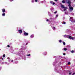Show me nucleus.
I'll return each mask as SVG.
<instances>
[{"instance_id":"f257e3e1","label":"nucleus","mask_w":75,"mask_h":75,"mask_svg":"<svg viewBox=\"0 0 75 75\" xmlns=\"http://www.w3.org/2000/svg\"><path fill=\"white\" fill-rule=\"evenodd\" d=\"M18 55H19L22 57V58H23L24 60H25L26 58L25 57V53L24 52L21 51L18 52Z\"/></svg>"},{"instance_id":"f03ea898","label":"nucleus","mask_w":75,"mask_h":75,"mask_svg":"<svg viewBox=\"0 0 75 75\" xmlns=\"http://www.w3.org/2000/svg\"><path fill=\"white\" fill-rule=\"evenodd\" d=\"M66 2L68 4H69L68 5V6H69V7H71V2L70 0H66Z\"/></svg>"},{"instance_id":"7ed1b4c3","label":"nucleus","mask_w":75,"mask_h":75,"mask_svg":"<svg viewBox=\"0 0 75 75\" xmlns=\"http://www.w3.org/2000/svg\"><path fill=\"white\" fill-rule=\"evenodd\" d=\"M61 7L62 8H64V11H65L66 10V9H67V7H65L63 5H61Z\"/></svg>"},{"instance_id":"20e7f679","label":"nucleus","mask_w":75,"mask_h":75,"mask_svg":"<svg viewBox=\"0 0 75 75\" xmlns=\"http://www.w3.org/2000/svg\"><path fill=\"white\" fill-rule=\"evenodd\" d=\"M70 36V35H65L64 36V37L65 38H69Z\"/></svg>"},{"instance_id":"39448f33","label":"nucleus","mask_w":75,"mask_h":75,"mask_svg":"<svg viewBox=\"0 0 75 75\" xmlns=\"http://www.w3.org/2000/svg\"><path fill=\"white\" fill-rule=\"evenodd\" d=\"M69 10L70 11H72L73 10V7L71 6V7H69Z\"/></svg>"},{"instance_id":"423d86ee","label":"nucleus","mask_w":75,"mask_h":75,"mask_svg":"<svg viewBox=\"0 0 75 75\" xmlns=\"http://www.w3.org/2000/svg\"><path fill=\"white\" fill-rule=\"evenodd\" d=\"M69 39H71V40H75V38H73L72 37V36H69Z\"/></svg>"},{"instance_id":"0eeeda50","label":"nucleus","mask_w":75,"mask_h":75,"mask_svg":"<svg viewBox=\"0 0 75 75\" xmlns=\"http://www.w3.org/2000/svg\"><path fill=\"white\" fill-rule=\"evenodd\" d=\"M24 34L25 36H27L28 35V33L25 32V31H24Z\"/></svg>"},{"instance_id":"6e6552de","label":"nucleus","mask_w":75,"mask_h":75,"mask_svg":"<svg viewBox=\"0 0 75 75\" xmlns=\"http://www.w3.org/2000/svg\"><path fill=\"white\" fill-rule=\"evenodd\" d=\"M56 63H57V61H55L53 63V66H55V64H56Z\"/></svg>"},{"instance_id":"1a4fd4ad","label":"nucleus","mask_w":75,"mask_h":75,"mask_svg":"<svg viewBox=\"0 0 75 75\" xmlns=\"http://www.w3.org/2000/svg\"><path fill=\"white\" fill-rule=\"evenodd\" d=\"M48 15L49 16H50V17H52V15H51V13H50L49 12H48Z\"/></svg>"},{"instance_id":"9d476101","label":"nucleus","mask_w":75,"mask_h":75,"mask_svg":"<svg viewBox=\"0 0 75 75\" xmlns=\"http://www.w3.org/2000/svg\"><path fill=\"white\" fill-rule=\"evenodd\" d=\"M46 21H48L49 23H51L52 21H50L48 19H47L46 20Z\"/></svg>"},{"instance_id":"9b49d317","label":"nucleus","mask_w":75,"mask_h":75,"mask_svg":"<svg viewBox=\"0 0 75 75\" xmlns=\"http://www.w3.org/2000/svg\"><path fill=\"white\" fill-rule=\"evenodd\" d=\"M22 30H18V33H20V34L22 33Z\"/></svg>"},{"instance_id":"f8f14e48","label":"nucleus","mask_w":75,"mask_h":75,"mask_svg":"<svg viewBox=\"0 0 75 75\" xmlns=\"http://www.w3.org/2000/svg\"><path fill=\"white\" fill-rule=\"evenodd\" d=\"M50 3L51 4H52L53 5H54V4H55V3L52 1H51Z\"/></svg>"},{"instance_id":"ddd939ff","label":"nucleus","mask_w":75,"mask_h":75,"mask_svg":"<svg viewBox=\"0 0 75 75\" xmlns=\"http://www.w3.org/2000/svg\"><path fill=\"white\" fill-rule=\"evenodd\" d=\"M70 31V30L69 29H67L66 32L67 33H69V32Z\"/></svg>"},{"instance_id":"4468645a","label":"nucleus","mask_w":75,"mask_h":75,"mask_svg":"<svg viewBox=\"0 0 75 75\" xmlns=\"http://www.w3.org/2000/svg\"><path fill=\"white\" fill-rule=\"evenodd\" d=\"M30 38H34V35L32 34L30 36Z\"/></svg>"},{"instance_id":"2eb2a0df","label":"nucleus","mask_w":75,"mask_h":75,"mask_svg":"<svg viewBox=\"0 0 75 75\" xmlns=\"http://www.w3.org/2000/svg\"><path fill=\"white\" fill-rule=\"evenodd\" d=\"M52 29L53 30H55L56 28H55V27L53 26L52 27Z\"/></svg>"},{"instance_id":"dca6fc26","label":"nucleus","mask_w":75,"mask_h":75,"mask_svg":"<svg viewBox=\"0 0 75 75\" xmlns=\"http://www.w3.org/2000/svg\"><path fill=\"white\" fill-rule=\"evenodd\" d=\"M50 10L51 11H52V12H53L54 11V9L53 8H51Z\"/></svg>"},{"instance_id":"f3484780","label":"nucleus","mask_w":75,"mask_h":75,"mask_svg":"<svg viewBox=\"0 0 75 75\" xmlns=\"http://www.w3.org/2000/svg\"><path fill=\"white\" fill-rule=\"evenodd\" d=\"M54 18H50V20H54Z\"/></svg>"},{"instance_id":"a211bd4d","label":"nucleus","mask_w":75,"mask_h":75,"mask_svg":"<svg viewBox=\"0 0 75 75\" xmlns=\"http://www.w3.org/2000/svg\"><path fill=\"white\" fill-rule=\"evenodd\" d=\"M62 50L64 51H67V49L66 48H64V49H62Z\"/></svg>"},{"instance_id":"6ab92c4d","label":"nucleus","mask_w":75,"mask_h":75,"mask_svg":"<svg viewBox=\"0 0 75 75\" xmlns=\"http://www.w3.org/2000/svg\"><path fill=\"white\" fill-rule=\"evenodd\" d=\"M4 64H6L7 65H9V63H8L7 62H4Z\"/></svg>"},{"instance_id":"aec40b11","label":"nucleus","mask_w":75,"mask_h":75,"mask_svg":"<svg viewBox=\"0 0 75 75\" xmlns=\"http://www.w3.org/2000/svg\"><path fill=\"white\" fill-rule=\"evenodd\" d=\"M70 20H72L74 19V18L72 17H70Z\"/></svg>"},{"instance_id":"412c9836","label":"nucleus","mask_w":75,"mask_h":75,"mask_svg":"<svg viewBox=\"0 0 75 75\" xmlns=\"http://www.w3.org/2000/svg\"><path fill=\"white\" fill-rule=\"evenodd\" d=\"M5 11H6V10H5V9H2V12H3V13H4Z\"/></svg>"},{"instance_id":"4be33fe9","label":"nucleus","mask_w":75,"mask_h":75,"mask_svg":"<svg viewBox=\"0 0 75 75\" xmlns=\"http://www.w3.org/2000/svg\"><path fill=\"white\" fill-rule=\"evenodd\" d=\"M5 15H6V14H5V13H3L2 14V16H5Z\"/></svg>"},{"instance_id":"5701e85b","label":"nucleus","mask_w":75,"mask_h":75,"mask_svg":"<svg viewBox=\"0 0 75 75\" xmlns=\"http://www.w3.org/2000/svg\"><path fill=\"white\" fill-rule=\"evenodd\" d=\"M43 55H47V52H45L43 53Z\"/></svg>"},{"instance_id":"b1692460","label":"nucleus","mask_w":75,"mask_h":75,"mask_svg":"<svg viewBox=\"0 0 75 75\" xmlns=\"http://www.w3.org/2000/svg\"><path fill=\"white\" fill-rule=\"evenodd\" d=\"M59 42H62V40H59Z\"/></svg>"},{"instance_id":"393cba45","label":"nucleus","mask_w":75,"mask_h":75,"mask_svg":"<svg viewBox=\"0 0 75 75\" xmlns=\"http://www.w3.org/2000/svg\"><path fill=\"white\" fill-rule=\"evenodd\" d=\"M63 43L64 45H65L66 44H65V42H63Z\"/></svg>"},{"instance_id":"a878e982","label":"nucleus","mask_w":75,"mask_h":75,"mask_svg":"<svg viewBox=\"0 0 75 75\" xmlns=\"http://www.w3.org/2000/svg\"><path fill=\"white\" fill-rule=\"evenodd\" d=\"M62 3H65V1L64 0L62 1Z\"/></svg>"},{"instance_id":"bb28decb","label":"nucleus","mask_w":75,"mask_h":75,"mask_svg":"<svg viewBox=\"0 0 75 75\" xmlns=\"http://www.w3.org/2000/svg\"><path fill=\"white\" fill-rule=\"evenodd\" d=\"M62 24H65L66 23L65 22H62Z\"/></svg>"},{"instance_id":"cd10ccee","label":"nucleus","mask_w":75,"mask_h":75,"mask_svg":"<svg viewBox=\"0 0 75 75\" xmlns=\"http://www.w3.org/2000/svg\"><path fill=\"white\" fill-rule=\"evenodd\" d=\"M70 21H71L72 23H73V22H74L75 21H73L71 20H70Z\"/></svg>"},{"instance_id":"c85d7f7f","label":"nucleus","mask_w":75,"mask_h":75,"mask_svg":"<svg viewBox=\"0 0 75 75\" xmlns=\"http://www.w3.org/2000/svg\"><path fill=\"white\" fill-rule=\"evenodd\" d=\"M31 54H27V56H28V57H30V56Z\"/></svg>"},{"instance_id":"c756f323","label":"nucleus","mask_w":75,"mask_h":75,"mask_svg":"<svg viewBox=\"0 0 75 75\" xmlns=\"http://www.w3.org/2000/svg\"><path fill=\"white\" fill-rule=\"evenodd\" d=\"M31 2H32V3H34V0H32Z\"/></svg>"},{"instance_id":"7c9ffc66","label":"nucleus","mask_w":75,"mask_h":75,"mask_svg":"<svg viewBox=\"0 0 75 75\" xmlns=\"http://www.w3.org/2000/svg\"><path fill=\"white\" fill-rule=\"evenodd\" d=\"M71 74H72V72H69V75H71Z\"/></svg>"},{"instance_id":"2f4dec72","label":"nucleus","mask_w":75,"mask_h":75,"mask_svg":"<svg viewBox=\"0 0 75 75\" xmlns=\"http://www.w3.org/2000/svg\"><path fill=\"white\" fill-rule=\"evenodd\" d=\"M5 54H4L3 55V58H4V57H5Z\"/></svg>"},{"instance_id":"473e14b6","label":"nucleus","mask_w":75,"mask_h":75,"mask_svg":"<svg viewBox=\"0 0 75 75\" xmlns=\"http://www.w3.org/2000/svg\"><path fill=\"white\" fill-rule=\"evenodd\" d=\"M74 50H72V51H71V53H74Z\"/></svg>"},{"instance_id":"72a5a7b5","label":"nucleus","mask_w":75,"mask_h":75,"mask_svg":"<svg viewBox=\"0 0 75 75\" xmlns=\"http://www.w3.org/2000/svg\"><path fill=\"white\" fill-rule=\"evenodd\" d=\"M71 64V62H68V65H69V64Z\"/></svg>"},{"instance_id":"f704fd0d","label":"nucleus","mask_w":75,"mask_h":75,"mask_svg":"<svg viewBox=\"0 0 75 75\" xmlns=\"http://www.w3.org/2000/svg\"><path fill=\"white\" fill-rule=\"evenodd\" d=\"M1 64H4V62H2Z\"/></svg>"},{"instance_id":"c9c22d12","label":"nucleus","mask_w":75,"mask_h":75,"mask_svg":"<svg viewBox=\"0 0 75 75\" xmlns=\"http://www.w3.org/2000/svg\"><path fill=\"white\" fill-rule=\"evenodd\" d=\"M38 1V0H35V2H37V1Z\"/></svg>"},{"instance_id":"e433bc0d","label":"nucleus","mask_w":75,"mask_h":75,"mask_svg":"<svg viewBox=\"0 0 75 75\" xmlns=\"http://www.w3.org/2000/svg\"><path fill=\"white\" fill-rule=\"evenodd\" d=\"M57 13V11H55L54 12V14H56V13Z\"/></svg>"},{"instance_id":"4c0bfd02","label":"nucleus","mask_w":75,"mask_h":75,"mask_svg":"<svg viewBox=\"0 0 75 75\" xmlns=\"http://www.w3.org/2000/svg\"><path fill=\"white\" fill-rule=\"evenodd\" d=\"M56 18H57L58 17V15H56Z\"/></svg>"},{"instance_id":"58836bf2","label":"nucleus","mask_w":75,"mask_h":75,"mask_svg":"<svg viewBox=\"0 0 75 75\" xmlns=\"http://www.w3.org/2000/svg\"><path fill=\"white\" fill-rule=\"evenodd\" d=\"M13 0H10V1L11 2V1H13Z\"/></svg>"},{"instance_id":"ea45409f","label":"nucleus","mask_w":75,"mask_h":75,"mask_svg":"<svg viewBox=\"0 0 75 75\" xmlns=\"http://www.w3.org/2000/svg\"><path fill=\"white\" fill-rule=\"evenodd\" d=\"M8 47H10V45H7Z\"/></svg>"},{"instance_id":"a19ab883","label":"nucleus","mask_w":75,"mask_h":75,"mask_svg":"<svg viewBox=\"0 0 75 75\" xmlns=\"http://www.w3.org/2000/svg\"><path fill=\"white\" fill-rule=\"evenodd\" d=\"M11 62H13V60H12L11 61Z\"/></svg>"},{"instance_id":"79ce46f5","label":"nucleus","mask_w":75,"mask_h":75,"mask_svg":"<svg viewBox=\"0 0 75 75\" xmlns=\"http://www.w3.org/2000/svg\"><path fill=\"white\" fill-rule=\"evenodd\" d=\"M10 51L11 52V53H13V52L11 51V50Z\"/></svg>"},{"instance_id":"37998d69","label":"nucleus","mask_w":75,"mask_h":75,"mask_svg":"<svg viewBox=\"0 0 75 75\" xmlns=\"http://www.w3.org/2000/svg\"><path fill=\"white\" fill-rule=\"evenodd\" d=\"M63 55H65V53H63Z\"/></svg>"},{"instance_id":"c03bdc74","label":"nucleus","mask_w":75,"mask_h":75,"mask_svg":"<svg viewBox=\"0 0 75 75\" xmlns=\"http://www.w3.org/2000/svg\"><path fill=\"white\" fill-rule=\"evenodd\" d=\"M55 1H58V0H54Z\"/></svg>"},{"instance_id":"a18cd8bd","label":"nucleus","mask_w":75,"mask_h":75,"mask_svg":"<svg viewBox=\"0 0 75 75\" xmlns=\"http://www.w3.org/2000/svg\"><path fill=\"white\" fill-rule=\"evenodd\" d=\"M7 59H10V58L9 57H8Z\"/></svg>"},{"instance_id":"49530a36","label":"nucleus","mask_w":75,"mask_h":75,"mask_svg":"<svg viewBox=\"0 0 75 75\" xmlns=\"http://www.w3.org/2000/svg\"><path fill=\"white\" fill-rule=\"evenodd\" d=\"M27 44H28V42H27V43L25 44L26 45H27Z\"/></svg>"},{"instance_id":"de8ad7c7","label":"nucleus","mask_w":75,"mask_h":75,"mask_svg":"<svg viewBox=\"0 0 75 75\" xmlns=\"http://www.w3.org/2000/svg\"><path fill=\"white\" fill-rule=\"evenodd\" d=\"M68 47H69V48H70V47H71L70 46H68Z\"/></svg>"},{"instance_id":"09e8293b","label":"nucleus","mask_w":75,"mask_h":75,"mask_svg":"<svg viewBox=\"0 0 75 75\" xmlns=\"http://www.w3.org/2000/svg\"><path fill=\"white\" fill-rule=\"evenodd\" d=\"M17 62H15L16 64H17Z\"/></svg>"},{"instance_id":"8fccbe9b","label":"nucleus","mask_w":75,"mask_h":75,"mask_svg":"<svg viewBox=\"0 0 75 75\" xmlns=\"http://www.w3.org/2000/svg\"><path fill=\"white\" fill-rule=\"evenodd\" d=\"M1 69V67H0V69Z\"/></svg>"},{"instance_id":"3c124183","label":"nucleus","mask_w":75,"mask_h":75,"mask_svg":"<svg viewBox=\"0 0 75 75\" xmlns=\"http://www.w3.org/2000/svg\"><path fill=\"white\" fill-rule=\"evenodd\" d=\"M2 57L1 56H0V59H1V58Z\"/></svg>"},{"instance_id":"603ef678","label":"nucleus","mask_w":75,"mask_h":75,"mask_svg":"<svg viewBox=\"0 0 75 75\" xmlns=\"http://www.w3.org/2000/svg\"><path fill=\"white\" fill-rule=\"evenodd\" d=\"M54 57L55 58V57H57V56H54Z\"/></svg>"},{"instance_id":"864d4df0","label":"nucleus","mask_w":75,"mask_h":75,"mask_svg":"<svg viewBox=\"0 0 75 75\" xmlns=\"http://www.w3.org/2000/svg\"><path fill=\"white\" fill-rule=\"evenodd\" d=\"M2 60H3V58H2Z\"/></svg>"},{"instance_id":"5fc2aeb1","label":"nucleus","mask_w":75,"mask_h":75,"mask_svg":"<svg viewBox=\"0 0 75 75\" xmlns=\"http://www.w3.org/2000/svg\"><path fill=\"white\" fill-rule=\"evenodd\" d=\"M0 44H2V43H0Z\"/></svg>"},{"instance_id":"6e6d98bb","label":"nucleus","mask_w":75,"mask_h":75,"mask_svg":"<svg viewBox=\"0 0 75 75\" xmlns=\"http://www.w3.org/2000/svg\"><path fill=\"white\" fill-rule=\"evenodd\" d=\"M22 50H23V47L21 48Z\"/></svg>"},{"instance_id":"4d7b16f0","label":"nucleus","mask_w":75,"mask_h":75,"mask_svg":"<svg viewBox=\"0 0 75 75\" xmlns=\"http://www.w3.org/2000/svg\"><path fill=\"white\" fill-rule=\"evenodd\" d=\"M59 64H61V62L59 63Z\"/></svg>"},{"instance_id":"13d9d810","label":"nucleus","mask_w":75,"mask_h":75,"mask_svg":"<svg viewBox=\"0 0 75 75\" xmlns=\"http://www.w3.org/2000/svg\"><path fill=\"white\" fill-rule=\"evenodd\" d=\"M0 51H1V49H0Z\"/></svg>"},{"instance_id":"bf43d9fd","label":"nucleus","mask_w":75,"mask_h":75,"mask_svg":"<svg viewBox=\"0 0 75 75\" xmlns=\"http://www.w3.org/2000/svg\"><path fill=\"white\" fill-rule=\"evenodd\" d=\"M9 62H10V60H9Z\"/></svg>"},{"instance_id":"052dcab7","label":"nucleus","mask_w":75,"mask_h":75,"mask_svg":"<svg viewBox=\"0 0 75 75\" xmlns=\"http://www.w3.org/2000/svg\"><path fill=\"white\" fill-rule=\"evenodd\" d=\"M45 1V0H44Z\"/></svg>"},{"instance_id":"680f3d73","label":"nucleus","mask_w":75,"mask_h":75,"mask_svg":"<svg viewBox=\"0 0 75 75\" xmlns=\"http://www.w3.org/2000/svg\"><path fill=\"white\" fill-rule=\"evenodd\" d=\"M12 51H13V50Z\"/></svg>"}]
</instances>
